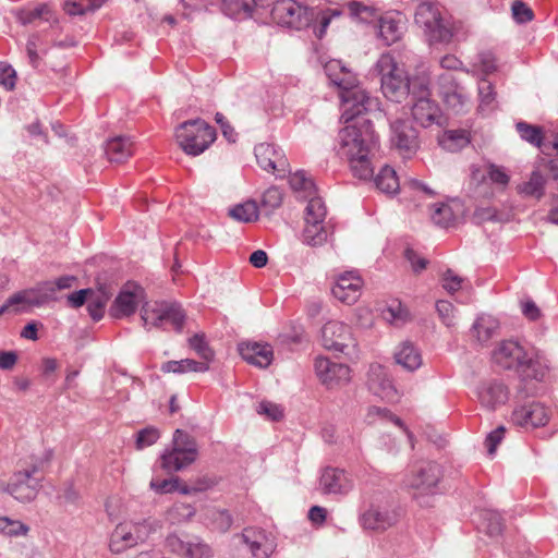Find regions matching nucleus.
<instances>
[{"instance_id": "nucleus-56", "label": "nucleus", "mask_w": 558, "mask_h": 558, "mask_svg": "<svg viewBox=\"0 0 558 558\" xmlns=\"http://www.w3.org/2000/svg\"><path fill=\"white\" fill-rule=\"evenodd\" d=\"M160 437L159 430L155 427H146L137 433L136 448L143 449L154 445Z\"/></svg>"}, {"instance_id": "nucleus-41", "label": "nucleus", "mask_w": 558, "mask_h": 558, "mask_svg": "<svg viewBox=\"0 0 558 558\" xmlns=\"http://www.w3.org/2000/svg\"><path fill=\"white\" fill-rule=\"evenodd\" d=\"M374 181L376 187L386 194H395L400 189V183L396 171L389 166H384L375 177Z\"/></svg>"}, {"instance_id": "nucleus-31", "label": "nucleus", "mask_w": 558, "mask_h": 558, "mask_svg": "<svg viewBox=\"0 0 558 558\" xmlns=\"http://www.w3.org/2000/svg\"><path fill=\"white\" fill-rule=\"evenodd\" d=\"M175 454L183 453L185 463H193L198 456V447L193 436L182 429H175L172 439Z\"/></svg>"}, {"instance_id": "nucleus-17", "label": "nucleus", "mask_w": 558, "mask_h": 558, "mask_svg": "<svg viewBox=\"0 0 558 558\" xmlns=\"http://www.w3.org/2000/svg\"><path fill=\"white\" fill-rule=\"evenodd\" d=\"M548 408L538 401H527L517 407L511 415L513 424L525 429L544 426L549 421Z\"/></svg>"}, {"instance_id": "nucleus-61", "label": "nucleus", "mask_w": 558, "mask_h": 558, "mask_svg": "<svg viewBox=\"0 0 558 558\" xmlns=\"http://www.w3.org/2000/svg\"><path fill=\"white\" fill-rule=\"evenodd\" d=\"M535 166L544 177L548 175L554 180H558V159L542 157L536 161Z\"/></svg>"}, {"instance_id": "nucleus-60", "label": "nucleus", "mask_w": 558, "mask_h": 558, "mask_svg": "<svg viewBox=\"0 0 558 558\" xmlns=\"http://www.w3.org/2000/svg\"><path fill=\"white\" fill-rule=\"evenodd\" d=\"M499 220L498 211L494 207H477L472 215V221L476 225H482L486 221Z\"/></svg>"}, {"instance_id": "nucleus-15", "label": "nucleus", "mask_w": 558, "mask_h": 558, "mask_svg": "<svg viewBox=\"0 0 558 558\" xmlns=\"http://www.w3.org/2000/svg\"><path fill=\"white\" fill-rule=\"evenodd\" d=\"M323 345L330 351L349 354L356 343L351 328L341 322H328L322 329Z\"/></svg>"}, {"instance_id": "nucleus-2", "label": "nucleus", "mask_w": 558, "mask_h": 558, "mask_svg": "<svg viewBox=\"0 0 558 558\" xmlns=\"http://www.w3.org/2000/svg\"><path fill=\"white\" fill-rule=\"evenodd\" d=\"M493 362L502 369H513L523 379L542 380L544 371L533 355L518 341L506 340L493 352Z\"/></svg>"}, {"instance_id": "nucleus-26", "label": "nucleus", "mask_w": 558, "mask_h": 558, "mask_svg": "<svg viewBox=\"0 0 558 558\" xmlns=\"http://www.w3.org/2000/svg\"><path fill=\"white\" fill-rule=\"evenodd\" d=\"M360 521L366 530L385 531L397 523L398 514L395 510L371 506Z\"/></svg>"}, {"instance_id": "nucleus-7", "label": "nucleus", "mask_w": 558, "mask_h": 558, "mask_svg": "<svg viewBox=\"0 0 558 558\" xmlns=\"http://www.w3.org/2000/svg\"><path fill=\"white\" fill-rule=\"evenodd\" d=\"M412 116L423 128L440 124L441 111L436 101L430 99L429 78L421 75L413 83Z\"/></svg>"}, {"instance_id": "nucleus-9", "label": "nucleus", "mask_w": 558, "mask_h": 558, "mask_svg": "<svg viewBox=\"0 0 558 558\" xmlns=\"http://www.w3.org/2000/svg\"><path fill=\"white\" fill-rule=\"evenodd\" d=\"M327 208L322 197H312L305 207L303 242L311 246L323 245L328 239L325 226Z\"/></svg>"}, {"instance_id": "nucleus-4", "label": "nucleus", "mask_w": 558, "mask_h": 558, "mask_svg": "<svg viewBox=\"0 0 558 558\" xmlns=\"http://www.w3.org/2000/svg\"><path fill=\"white\" fill-rule=\"evenodd\" d=\"M415 23L423 28L430 44L449 43L456 33V25L451 17L442 15L438 7L430 2L418 4Z\"/></svg>"}, {"instance_id": "nucleus-16", "label": "nucleus", "mask_w": 558, "mask_h": 558, "mask_svg": "<svg viewBox=\"0 0 558 558\" xmlns=\"http://www.w3.org/2000/svg\"><path fill=\"white\" fill-rule=\"evenodd\" d=\"M390 141L403 158H410L418 148L417 131L408 120L398 119L391 123Z\"/></svg>"}, {"instance_id": "nucleus-39", "label": "nucleus", "mask_w": 558, "mask_h": 558, "mask_svg": "<svg viewBox=\"0 0 558 558\" xmlns=\"http://www.w3.org/2000/svg\"><path fill=\"white\" fill-rule=\"evenodd\" d=\"M209 369V364L205 362H198L191 359H184L181 361H168L161 366V371L165 373L183 374L186 372L205 373Z\"/></svg>"}, {"instance_id": "nucleus-20", "label": "nucleus", "mask_w": 558, "mask_h": 558, "mask_svg": "<svg viewBox=\"0 0 558 558\" xmlns=\"http://www.w3.org/2000/svg\"><path fill=\"white\" fill-rule=\"evenodd\" d=\"M475 395L482 408L495 411L507 403L510 392L504 381L489 379L477 385Z\"/></svg>"}, {"instance_id": "nucleus-28", "label": "nucleus", "mask_w": 558, "mask_h": 558, "mask_svg": "<svg viewBox=\"0 0 558 558\" xmlns=\"http://www.w3.org/2000/svg\"><path fill=\"white\" fill-rule=\"evenodd\" d=\"M239 352L244 361L260 368L269 366L274 359L272 348L268 343H242Z\"/></svg>"}, {"instance_id": "nucleus-62", "label": "nucleus", "mask_w": 558, "mask_h": 558, "mask_svg": "<svg viewBox=\"0 0 558 558\" xmlns=\"http://www.w3.org/2000/svg\"><path fill=\"white\" fill-rule=\"evenodd\" d=\"M282 203V193L278 187H269L267 189L262 198V204L264 207L274 210L278 208Z\"/></svg>"}, {"instance_id": "nucleus-46", "label": "nucleus", "mask_w": 558, "mask_h": 558, "mask_svg": "<svg viewBox=\"0 0 558 558\" xmlns=\"http://www.w3.org/2000/svg\"><path fill=\"white\" fill-rule=\"evenodd\" d=\"M478 108L482 112H489L495 109L496 92L489 81L483 78L478 82Z\"/></svg>"}, {"instance_id": "nucleus-43", "label": "nucleus", "mask_w": 558, "mask_h": 558, "mask_svg": "<svg viewBox=\"0 0 558 558\" xmlns=\"http://www.w3.org/2000/svg\"><path fill=\"white\" fill-rule=\"evenodd\" d=\"M291 187L299 193H303L302 197L307 202L312 197H318L316 194V187L311 178H307L304 171H296L290 177Z\"/></svg>"}, {"instance_id": "nucleus-12", "label": "nucleus", "mask_w": 558, "mask_h": 558, "mask_svg": "<svg viewBox=\"0 0 558 558\" xmlns=\"http://www.w3.org/2000/svg\"><path fill=\"white\" fill-rule=\"evenodd\" d=\"M36 468L15 472L10 481L0 485V493H8L20 502L33 501L41 485V480L35 476Z\"/></svg>"}, {"instance_id": "nucleus-33", "label": "nucleus", "mask_w": 558, "mask_h": 558, "mask_svg": "<svg viewBox=\"0 0 558 558\" xmlns=\"http://www.w3.org/2000/svg\"><path fill=\"white\" fill-rule=\"evenodd\" d=\"M545 184L546 178L541 173V171L534 167L530 179L525 182H522L517 186V191L519 194L525 197H534L539 199L544 196L545 193Z\"/></svg>"}, {"instance_id": "nucleus-29", "label": "nucleus", "mask_w": 558, "mask_h": 558, "mask_svg": "<svg viewBox=\"0 0 558 558\" xmlns=\"http://www.w3.org/2000/svg\"><path fill=\"white\" fill-rule=\"evenodd\" d=\"M324 69L330 83L336 85L340 92L347 90L357 82L356 76L340 60L328 61Z\"/></svg>"}, {"instance_id": "nucleus-11", "label": "nucleus", "mask_w": 558, "mask_h": 558, "mask_svg": "<svg viewBox=\"0 0 558 558\" xmlns=\"http://www.w3.org/2000/svg\"><path fill=\"white\" fill-rule=\"evenodd\" d=\"M271 17L279 25L300 31L310 26L315 12L295 0H278L272 5Z\"/></svg>"}, {"instance_id": "nucleus-10", "label": "nucleus", "mask_w": 558, "mask_h": 558, "mask_svg": "<svg viewBox=\"0 0 558 558\" xmlns=\"http://www.w3.org/2000/svg\"><path fill=\"white\" fill-rule=\"evenodd\" d=\"M339 96L342 104L341 118L345 123L364 119L361 117L363 113L379 110L378 99L371 97L357 82L347 90L340 92Z\"/></svg>"}, {"instance_id": "nucleus-59", "label": "nucleus", "mask_w": 558, "mask_h": 558, "mask_svg": "<svg viewBox=\"0 0 558 558\" xmlns=\"http://www.w3.org/2000/svg\"><path fill=\"white\" fill-rule=\"evenodd\" d=\"M512 16L518 23H527L533 20L534 13L524 2L515 0L511 7Z\"/></svg>"}, {"instance_id": "nucleus-44", "label": "nucleus", "mask_w": 558, "mask_h": 558, "mask_svg": "<svg viewBox=\"0 0 558 558\" xmlns=\"http://www.w3.org/2000/svg\"><path fill=\"white\" fill-rule=\"evenodd\" d=\"M53 287L51 281H44L34 288L27 289L28 292H32L31 299L33 300V306L40 307L49 302L56 301L57 295H53Z\"/></svg>"}, {"instance_id": "nucleus-22", "label": "nucleus", "mask_w": 558, "mask_h": 558, "mask_svg": "<svg viewBox=\"0 0 558 558\" xmlns=\"http://www.w3.org/2000/svg\"><path fill=\"white\" fill-rule=\"evenodd\" d=\"M440 477V466L434 462H425L407 477V485L422 494H432Z\"/></svg>"}, {"instance_id": "nucleus-51", "label": "nucleus", "mask_w": 558, "mask_h": 558, "mask_svg": "<svg viewBox=\"0 0 558 558\" xmlns=\"http://www.w3.org/2000/svg\"><path fill=\"white\" fill-rule=\"evenodd\" d=\"M29 531L28 525L9 517H0V533L7 536H25Z\"/></svg>"}, {"instance_id": "nucleus-1", "label": "nucleus", "mask_w": 558, "mask_h": 558, "mask_svg": "<svg viewBox=\"0 0 558 558\" xmlns=\"http://www.w3.org/2000/svg\"><path fill=\"white\" fill-rule=\"evenodd\" d=\"M339 154L360 180L373 177L372 157L378 146V136L368 119L356 120L339 132Z\"/></svg>"}, {"instance_id": "nucleus-24", "label": "nucleus", "mask_w": 558, "mask_h": 558, "mask_svg": "<svg viewBox=\"0 0 558 558\" xmlns=\"http://www.w3.org/2000/svg\"><path fill=\"white\" fill-rule=\"evenodd\" d=\"M367 386L374 395L388 401H393L398 396L391 379L380 364L369 366Z\"/></svg>"}, {"instance_id": "nucleus-13", "label": "nucleus", "mask_w": 558, "mask_h": 558, "mask_svg": "<svg viewBox=\"0 0 558 558\" xmlns=\"http://www.w3.org/2000/svg\"><path fill=\"white\" fill-rule=\"evenodd\" d=\"M165 548L181 558H213L210 545L197 536L170 534L165 539Z\"/></svg>"}, {"instance_id": "nucleus-6", "label": "nucleus", "mask_w": 558, "mask_h": 558, "mask_svg": "<svg viewBox=\"0 0 558 558\" xmlns=\"http://www.w3.org/2000/svg\"><path fill=\"white\" fill-rule=\"evenodd\" d=\"M175 138L185 154L198 156L214 143L216 130L202 119L190 120L177 128Z\"/></svg>"}, {"instance_id": "nucleus-48", "label": "nucleus", "mask_w": 558, "mask_h": 558, "mask_svg": "<svg viewBox=\"0 0 558 558\" xmlns=\"http://www.w3.org/2000/svg\"><path fill=\"white\" fill-rule=\"evenodd\" d=\"M26 52L32 66L38 68L41 60L39 52L43 54L47 52V48L45 47L39 34H33L28 37Z\"/></svg>"}, {"instance_id": "nucleus-19", "label": "nucleus", "mask_w": 558, "mask_h": 558, "mask_svg": "<svg viewBox=\"0 0 558 558\" xmlns=\"http://www.w3.org/2000/svg\"><path fill=\"white\" fill-rule=\"evenodd\" d=\"M363 279L357 271H343L336 276L331 293L341 303L354 304L362 294Z\"/></svg>"}, {"instance_id": "nucleus-32", "label": "nucleus", "mask_w": 558, "mask_h": 558, "mask_svg": "<svg viewBox=\"0 0 558 558\" xmlns=\"http://www.w3.org/2000/svg\"><path fill=\"white\" fill-rule=\"evenodd\" d=\"M395 360L397 364L409 372H414L423 363L420 350L409 341H405L400 345L398 351L395 353Z\"/></svg>"}, {"instance_id": "nucleus-53", "label": "nucleus", "mask_w": 558, "mask_h": 558, "mask_svg": "<svg viewBox=\"0 0 558 558\" xmlns=\"http://www.w3.org/2000/svg\"><path fill=\"white\" fill-rule=\"evenodd\" d=\"M409 317V311L400 302L391 303L385 313V318L396 325L405 323Z\"/></svg>"}, {"instance_id": "nucleus-36", "label": "nucleus", "mask_w": 558, "mask_h": 558, "mask_svg": "<svg viewBox=\"0 0 558 558\" xmlns=\"http://www.w3.org/2000/svg\"><path fill=\"white\" fill-rule=\"evenodd\" d=\"M470 134L466 130H448L439 137V145L451 153L458 151L470 143Z\"/></svg>"}, {"instance_id": "nucleus-38", "label": "nucleus", "mask_w": 558, "mask_h": 558, "mask_svg": "<svg viewBox=\"0 0 558 558\" xmlns=\"http://www.w3.org/2000/svg\"><path fill=\"white\" fill-rule=\"evenodd\" d=\"M32 292L27 289L19 291L11 295L5 303L0 307V316L7 312L24 313L33 308V300L31 299Z\"/></svg>"}, {"instance_id": "nucleus-14", "label": "nucleus", "mask_w": 558, "mask_h": 558, "mask_svg": "<svg viewBox=\"0 0 558 558\" xmlns=\"http://www.w3.org/2000/svg\"><path fill=\"white\" fill-rule=\"evenodd\" d=\"M144 289L134 282L124 284L109 308L112 318L120 319L133 315L144 301Z\"/></svg>"}, {"instance_id": "nucleus-27", "label": "nucleus", "mask_w": 558, "mask_h": 558, "mask_svg": "<svg viewBox=\"0 0 558 558\" xmlns=\"http://www.w3.org/2000/svg\"><path fill=\"white\" fill-rule=\"evenodd\" d=\"M241 538L256 558H268L275 550L274 541L263 530L245 529Z\"/></svg>"}, {"instance_id": "nucleus-5", "label": "nucleus", "mask_w": 558, "mask_h": 558, "mask_svg": "<svg viewBox=\"0 0 558 558\" xmlns=\"http://www.w3.org/2000/svg\"><path fill=\"white\" fill-rule=\"evenodd\" d=\"M158 526L157 521L150 519L121 522L111 532L109 549L112 554H122L146 542Z\"/></svg>"}, {"instance_id": "nucleus-21", "label": "nucleus", "mask_w": 558, "mask_h": 558, "mask_svg": "<svg viewBox=\"0 0 558 558\" xmlns=\"http://www.w3.org/2000/svg\"><path fill=\"white\" fill-rule=\"evenodd\" d=\"M255 157L262 169L283 177L289 171V163L280 148L272 144L260 143L255 146Z\"/></svg>"}, {"instance_id": "nucleus-58", "label": "nucleus", "mask_w": 558, "mask_h": 558, "mask_svg": "<svg viewBox=\"0 0 558 558\" xmlns=\"http://www.w3.org/2000/svg\"><path fill=\"white\" fill-rule=\"evenodd\" d=\"M439 318L447 327L454 325V306L449 301L440 300L436 303Z\"/></svg>"}, {"instance_id": "nucleus-18", "label": "nucleus", "mask_w": 558, "mask_h": 558, "mask_svg": "<svg viewBox=\"0 0 558 558\" xmlns=\"http://www.w3.org/2000/svg\"><path fill=\"white\" fill-rule=\"evenodd\" d=\"M314 367L320 383L329 389L345 385L351 379V371L348 365L332 362L328 357H316Z\"/></svg>"}, {"instance_id": "nucleus-42", "label": "nucleus", "mask_w": 558, "mask_h": 558, "mask_svg": "<svg viewBox=\"0 0 558 558\" xmlns=\"http://www.w3.org/2000/svg\"><path fill=\"white\" fill-rule=\"evenodd\" d=\"M478 529L485 532L488 536L495 537L501 534L504 523L500 514L494 510H482L480 512Z\"/></svg>"}, {"instance_id": "nucleus-40", "label": "nucleus", "mask_w": 558, "mask_h": 558, "mask_svg": "<svg viewBox=\"0 0 558 558\" xmlns=\"http://www.w3.org/2000/svg\"><path fill=\"white\" fill-rule=\"evenodd\" d=\"M402 35V26L400 22L391 16L380 17L378 24V36L383 39L385 45L390 46L398 41Z\"/></svg>"}, {"instance_id": "nucleus-50", "label": "nucleus", "mask_w": 558, "mask_h": 558, "mask_svg": "<svg viewBox=\"0 0 558 558\" xmlns=\"http://www.w3.org/2000/svg\"><path fill=\"white\" fill-rule=\"evenodd\" d=\"M189 344L191 349H193L197 355L203 360V362L208 363L213 361L215 354L214 351L208 345V342L205 339L204 333H195L193 337L189 339Z\"/></svg>"}, {"instance_id": "nucleus-54", "label": "nucleus", "mask_w": 558, "mask_h": 558, "mask_svg": "<svg viewBox=\"0 0 558 558\" xmlns=\"http://www.w3.org/2000/svg\"><path fill=\"white\" fill-rule=\"evenodd\" d=\"M195 513L194 508L187 504H175L168 512L169 520L172 523L191 519Z\"/></svg>"}, {"instance_id": "nucleus-47", "label": "nucleus", "mask_w": 558, "mask_h": 558, "mask_svg": "<svg viewBox=\"0 0 558 558\" xmlns=\"http://www.w3.org/2000/svg\"><path fill=\"white\" fill-rule=\"evenodd\" d=\"M515 129L523 141L536 147L542 146L543 129L541 126L520 121L515 124Z\"/></svg>"}, {"instance_id": "nucleus-23", "label": "nucleus", "mask_w": 558, "mask_h": 558, "mask_svg": "<svg viewBox=\"0 0 558 558\" xmlns=\"http://www.w3.org/2000/svg\"><path fill=\"white\" fill-rule=\"evenodd\" d=\"M440 96L446 106L456 113L462 112L470 104L463 87L459 86L452 74L444 73L438 76Z\"/></svg>"}, {"instance_id": "nucleus-35", "label": "nucleus", "mask_w": 558, "mask_h": 558, "mask_svg": "<svg viewBox=\"0 0 558 558\" xmlns=\"http://www.w3.org/2000/svg\"><path fill=\"white\" fill-rule=\"evenodd\" d=\"M499 322L490 315H481L473 324L472 330L481 343L488 342L497 332Z\"/></svg>"}, {"instance_id": "nucleus-30", "label": "nucleus", "mask_w": 558, "mask_h": 558, "mask_svg": "<svg viewBox=\"0 0 558 558\" xmlns=\"http://www.w3.org/2000/svg\"><path fill=\"white\" fill-rule=\"evenodd\" d=\"M105 153L110 162H124L133 154V143L125 136L113 137L107 142Z\"/></svg>"}, {"instance_id": "nucleus-3", "label": "nucleus", "mask_w": 558, "mask_h": 558, "mask_svg": "<svg viewBox=\"0 0 558 558\" xmlns=\"http://www.w3.org/2000/svg\"><path fill=\"white\" fill-rule=\"evenodd\" d=\"M375 71L380 76L381 90L387 99L401 102L404 97L413 96V83L417 76L409 78L390 53H383L379 57Z\"/></svg>"}, {"instance_id": "nucleus-49", "label": "nucleus", "mask_w": 558, "mask_h": 558, "mask_svg": "<svg viewBox=\"0 0 558 558\" xmlns=\"http://www.w3.org/2000/svg\"><path fill=\"white\" fill-rule=\"evenodd\" d=\"M177 453L175 448L172 447L171 449H166L160 457L161 468L167 472H178L191 464L185 463V460L183 459V453Z\"/></svg>"}, {"instance_id": "nucleus-37", "label": "nucleus", "mask_w": 558, "mask_h": 558, "mask_svg": "<svg viewBox=\"0 0 558 558\" xmlns=\"http://www.w3.org/2000/svg\"><path fill=\"white\" fill-rule=\"evenodd\" d=\"M16 17L23 25L35 23L37 20L48 22L50 26L58 24V20L47 4H40L33 10H20Z\"/></svg>"}, {"instance_id": "nucleus-52", "label": "nucleus", "mask_w": 558, "mask_h": 558, "mask_svg": "<svg viewBox=\"0 0 558 558\" xmlns=\"http://www.w3.org/2000/svg\"><path fill=\"white\" fill-rule=\"evenodd\" d=\"M432 220L442 228L449 227L454 220L451 207L447 204L434 205Z\"/></svg>"}, {"instance_id": "nucleus-64", "label": "nucleus", "mask_w": 558, "mask_h": 558, "mask_svg": "<svg viewBox=\"0 0 558 558\" xmlns=\"http://www.w3.org/2000/svg\"><path fill=\"white\" fill-rule=\"evenodd\" d=\"M15 70L4 63H0V85H2L7 90H11L15 86Z\"/></svg>"}, {"instance_id": "nucleus-34", "label": "nucleus", "mask_w": 558, "mask_h": 558, "mask_svg": "<svg viewBox=\"0 0 558 558\" xmlns=\"http://www.w3.org/2000/svg\"><path fill=\"white\" fill-rule=\"evenodd\" d=\"M111 295V291L106 286H100L97 291H92L87 301V311L94 320L98 322L104 317L105 307Z\"/></svg>"}, {"instance_id": "nucleus-8", "label": "nucleus", "mask_w": 558, "mask_h": 558, "mask_svg": "<svg viewBox=\"0 0 558 558\" xmlns=\"http://www.w3.org/2000/svg\"><path fill=\"white\" fill-rule=\"evenodd\" d=\"M141 317L145 327H162L166 323H169L179 332L183 329L185 323V313L181 305L175 302L146 303L142 306Z\"/></svg>"}, {"instance_id": "nucleus-25", "label": "nucleus", "mask_w": 558, "mask_h": 558, "mask_svg": "<svg viewBox=\"0 0 558 558\" xmlns=\"http://www.w3.org/2000/svg\"><path fill=\"white\" fill-rule=\"evenodd\" d=\"M319 487L324 494H348L352 489V482L343 470L325 468L319 478Z\"/></svg>"}, {"instance_id": "nucleus-63", "label": "nucleus", "mask_w": 558, "mask_h": 558, "mask_svg": "<svg viewBox=\"0 0 558 558\" xmlns=\"http://www.w3.org/2000/svg\"><path fill=\"white\" fill-rule=\"evenodd\" d=\"M477 65L485 74L493 73L497 69L495 54L492 51H483L478 53Z\"/></svg>"}, {"instance_id": "nucleus-45", "label": "nucleus", "mask_w": 558, "mask_h": 558, "mask_svg": "<svg viewBox=\"0 0 558 558\" xmlns=\"http://www.w3.org/2000/svg\"><path fill=\"white\" fill-rule=\"evenodd\" d=\"M231 218L239 222H252L258 218V207L253 201L238 204L229 210Z\"/></svg>"}, {"instance_id": "nucleus-55", "label": "nucleus", "mask_w": 558, "mask_h": 558, "mask_svg": "<svg viewBox=\"0 0 558 558\" xmlns=\"http://www.w3.org/2000/svg\"><path fill=\"white\" fill-rule=\"evenodd\" d=\"M256 412L271 421H279L283 416L281 407L270 401L259 402Z\"/></svg>"}, {"instance_id": "nucleus-57", "label": "nucleus", "mask_w": 558, "mask_h": 558, "mask_svg": "<svg viewBox=\"0 0 558 558\" xmlns=\"http://www.w3.org/2000/svg\"><path fill=\"white\" fill-rule=\"evenodd\" d=\"M150 488L154 489L158 494H167L175 490H180L183 488L180 486V480L178 477L174 478H166V480H153L150 482Z\"/></svg>"}]
</instances>
